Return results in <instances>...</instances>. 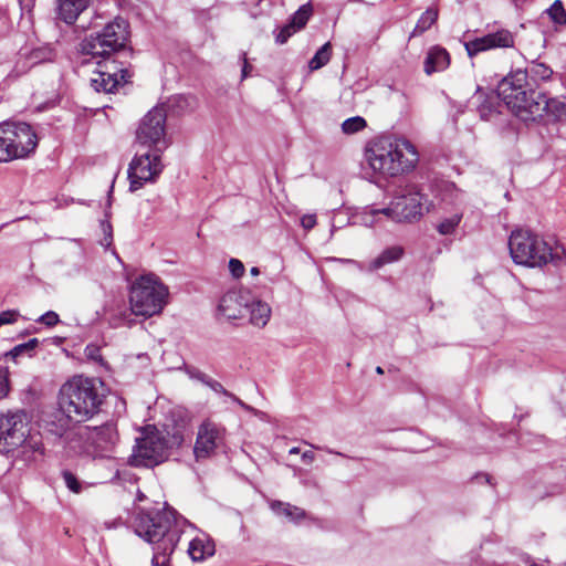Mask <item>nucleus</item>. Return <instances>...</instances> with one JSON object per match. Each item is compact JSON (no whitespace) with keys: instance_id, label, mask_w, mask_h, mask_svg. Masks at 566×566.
I'll list each match as a JSON object with an SVG mask.
<instances>
[{"instance_id":"f257e3e1","label":"nucleus","mask_w":566,"mask_h":566,"mask_svg":"<svg viewBox=\"0 0 566 566\" xmlns=\"http://www.w3.org/2000/svg\"><path fill=\"white\" fill-rule=\"evenodd\" d=\"M133 527L139 537L154 545V566H171L170 556L181 537H189V533L195 531L191 523L170 507L161 511L139 510L135 514Z\"/></svg>"},{"instance_id":"f03ea898","label":"nucleus","mask_w":566,"mask_h":566,"mask_svg":"<svg viewBox=\"0 0 566 566\" xmlns=\"http://www.w3.org/2000/svg\"><path fill=\"white\" fill-rule=\"evenodd\" d=\"M364 158L373 172L382 177H397L416 168L419 154L406 138L381 136L366 145Z\"/></svg>"},{"instance_id":"7ed1b4c3","label":"nucleus","mask_w":566,"mask_h":566,"mask_svg":"<svg viewBox=\"0 0 566 566\" xmlns=\"http://www.w3.org/2000/svg\"><path fill=\"white\" fill-rule=\"evenodd\" d=\"M185 437V424L166 426L165 431L148 426L136 439L128 464L135 468H154L165 462L169 457V450L179 448L184 443Z\"/></svg>"},{"instance_id":"20e7f679","label":"nucleus","mask_w":566,"mask_h":566,"mask_svg":"<svg viewBox=\"0 0 566 566\" xmlns=\"http://www.w3.org/2000/svg\"><path fill=\"white\" fill-rule=\"evenodd\" d=\"M103 401L96 380L82 375L72 377L60 389V409L73 422L92 419L99 412Z\"/></svg>"},{"instance_id":"39448f33","label":"nucleus","mask_w":566,"mask_h":566,"mask_svg":"<svg viewBox=\"0 0 566 566\" xmlns=\"http://www.w3.org/2000/svg\"><path fill=\"white\" fill-rule=\"evenodd\" d=\"M509 250L513 262L526 268H543L548 263L558 265L565 254L562 247H553L541 234L525 228L511 232Z\"/></svg>"},{"instance_id":"423d86ee","label":"nucleus","mask_w":566,"mask_h":566,"mask_svg":"<svg viewBox=\"0 0 566 566\" xmlns=\"http://www.w3.org/2000/svg\"><path fill=\"white\" fill-rule=\"evenodd\" d=\"M128 38L127 21L116 18L102 30L85 36L80 44L81 53L91 57L118 55L125 49Z\"/></svg>"},{"instance_id":"0eeeda50","label":"nucleus","mask_w":566,"mask_h":566,"mask_svg":"<svg viewBox=\"0 0 566 566\" xmlns=\"http://www.w3.org/2000/svg\"><path fill=\"white\" fill-rule=\"evenodd\" d=\"M168 294V287L156 275H142L130 286V310L137 316L159 314L167 304Z\"/></svg>"},{"instance_id":"6e6552de","label":"nucleus","mask_w":566,"mask_h":566,"mask_svg":"<svg viewBox=\"0 0 566 566\" xmlns=\"http://www.w3.org/2000/svg\"><path fill=\"white\" fill-rule=\"evenodd\" d=\"M36 146L38 136L28 123H0V163L25 158Z\"/></svg>"},{"instance_id":"1a4fd4ad","label":"nucleus","mask_w":566,"mask_h":566,"mask_svg":"<svg viewBox=\"0 0 566 566\" xmlns=\"http://www.w3.org/2000/svg\"><path fill=\"white\" fill-rule=\"evenodd\" d=\"M117 55L92 57L96 69L91 77V86L96 92L115 93L129 82L132 74Z\"/></svg>"},{"instance_id":"9d476101","label":"nucleus","mask_w":566,"mask_h":566,"mask_svg":"<svg viewBox=\"0 0 566 566\" xmlns=\"http://www.w3.org/2000/svg\"><path fill=\"white\" fill-rule=\"evenodd\" d=\"M163 153L164 150L149 148L144 154L135 155L127 170L129 191L134 192L142 189L146 184L156 182L164 170Z\"/></svg>"},{"instance_id":"9b49d317","label":"nucleus","mask_w":566,"mask_h":566,"mask_svg":"<svg viewBox=\"0 0 566 566\" xmlns=\"http://www.w3.org/2000/svg\"><path fill=\"white\" fill-rule=\"evenodd\" d=\"M166 112L163 107L151 108L140 120L136 130L138 145L165 150L168 147L166 140Z\"/></svg>"},{"instance_id":"f8f14e48","label":"nucleus","mask_w":566,"mask_h":566,"mask_svg":"<svg viewBox=\"0 0 566 566\" xmlns=\"http://www.w3.org/2000/svg\"><path fill=\"white\" fill-rule=\"evenodd\" d=\"M29 436V421L24 411L0 415V453L19 449Z\"/></svg>"},{"instance_id":"ddd939ff","label":"nucleus","mask_w":566,"mask_h":566,"mask_svg":"<svg viewBox=\"0 0 566 566\" xmlns=\"http://www.w3.org/2000/svg\"><path fill=\"white\" fill-rule=\"evenodd\" d=\"M423 196L413 188L396 196L388 207L382 208L386 219L395 222L412 221L422 216Z\"/></svg>"},{"instance_id":"4468645a","label":"nucleus","mask_w":566,"mask_h":566,"mask_svg":"<svg viewBox=\"0 0 566 566\" xmlns=\"http://www.w3.org/2000/svg\"><path fill=\"white\" fill-rule=\"evenodd\" d=\"M226 429L211 420L203 421L197 432L193 453L197 460L211 457L224 443Z\"/></svg>"},{"instance_id":"2eb2a0df","label":"nucleus","mask_w":566,"mask_h":566,"mask_svg":"<svg viewBox=\"0 0 566 566\" xmlns=\"http://www.w3.org/2000/svg\"><path fill=\"white\" fill-rule=\"evenodd\" d=\"M80 437L96 457H102L104 452L111 451L118 441L117 429L113 422H106L98 427L85 426L80 430Z\"/></svg>"},{"instance_id":"dca6fc26","label":"nucleus","mask_w":566,"mask_h":566,"mask_svg":"<svg viewBox=\"0 0 566 566\" xmlns=\"http://www.w3.org/2000/svg\"><path fill=\"white\" fill-rule=\"evenodd\" d=\"M514 44L515 35L507 29H499L481 38L465 42L464 46L468 55L472 57L488 50L513 48Z\"/></svg>"},{"instance_id":"f3484780","label":"nucleus","mask_w":566,"mask_h":566,"mask_svg":"<svg viewBox=\"0 0 566 566\" xmlns=\"http://www.w3.org/2000/svg\"><path fill=\"white\" fill-rule=\"evenodd\" d=\"M530 120L535 122L547 117L551 120L566 119V103L558 98H549L545 93L539 96V102L531 106Z\"/></svg>"},{"instance_id":"a211bd4d","label":"nucleus","mask_w":566,"mask_h":566,"mask_svg":"<svg viewBox=\"0 0 566 566\" xmlns=\"http://www.w3.org/2000/svg\"><path fill=\"white\" fill-rule=\"evenodd\" d=\"M245 306H248V293L232 290L224 293L221 297L218 313L229 321L238 319L242 317Z\"/></svg>"},{"instance_id":"6ab92c4d","label":"nucleus","mask_w":566,"mask_h":566,"mask_svg":"<svg viewBox=\"0 0 566 566\" xmlns=\"http://www.w3.org/2000/svg\"><path fill=\"white\" fill-rule=\"evenodd\" d=\"M528 72L522 69L511 71L505 77H503L496 88L497 97L504 102V104H513L518 99L516 95H513L514 90L521 88V85H527Z\"/></svg>"},{"instance_id":"aec40b11","label":"nucleus","mask_w":566,"mask_h":566,"mask_svg":"<svg viewBox=\"0 0 566 566\" xmlns=\"http://www.w3.org/2000/svg\"><path fill=\"white\" fill-rule=\"evenodd\" d=\"M92 0H55L57 19L66 24H73L91 4Z\"/></svg>"},{"instance_id":"412c9836","label":"nucleus","mask_w":566,"mask_h":566,"mask_svg":"<svg viewBox=\"0 0 566 566\" xmlns=\"http://www.w3.org/2000/svg\"><path fill=\"white\" fill-rule=\"evenodd\" d=\"M14 461H22L24 464L32 463L42 455V443L39 438L28 436L25 441L14 452H10Z\"/></svg>"},{"instance_id":"4be33fe9","label":"nucleus","mask_w":566,"mask_h":566,"mask_svg":"<svg viewBox=\"0 0 566 566\" xmlns=\"http://www.w3.org/2000/svg\"><path fill=\"white\" fill-rule=\"evenodd\" d=\"M188 554L193 562H201L214 554V543L207 535L191 537Z\"/></svg>"},{"instance_id":"5701e85b","label":"nucleus","mask_w":566,"mask_h":566,"mask_svg":"<svg viewBox=\"0 0 566 566\" xmlns=\"http://www.w3.org/2000/svg\"><path fill=\"white\" fill-rule=\"evenodd\" d=\"M450 64V56L442 48H432L424 60V72L431 75L434 72L446 70Z\"/></svg>"},{"instance_id":"b1692460","label":"nucleus","mask_w":566,"mask_h":566,"mask_svg":"<svg viewBox=\"0 0 566 566\" xmlns=\"http://www.w3.org/2000/svg\"><path fill=\"white\" fill-rule=\"evenodd\" d=\"M245 308L250 312V323L256 327H264L271 317V307L268 303L260 300L248 302Z\"/></svg>"},{"instance_id":"393cba45","label":"nucleus","mask_w":566,"mask_h":566,"mask_svg":"<svg viewBox=\"0 0 566 566\" xmlns=\"http://www.w3.org/2000/svg\"><path fill=\"white\" fill-rule=\"evenodd\" d=\"M530 90H533L532 86H531V83L527 81V85H521V88H517V90H514L513 92V95H516V97L518 98L514 105L513 104H505L507 106V108L518 118H521L522 120L524 122H530V116H531V106L532 105H528V113H527V108H525V105H523L522 103H524V98H525V95L528 94V91Z\"/></svg>"},{"instance_id":"a878e982","label":"nucleus","mask_w":566,"mask_h":566,"mask_svg":"<svg viewBox=\"0 0 566 566\" xmlns=\"http://www.w3.org/2000/svg\"><path fill=\"white\" fill-rule=\"evenodd\" d=\"M405 254V250L400 245H392L386 248L376 259L369 264V270L375 271L385 266L386 264L399 261Z\"/></svg>"},{"instance_id":"bb28decb","label":"nucleus","mask_w":566,"mask_h":566,"mask_svg":"<svg viewBox=\"0 0 566 566\" xmlns=\"http://www.w3.org/2000/svg\"><path fill=\"white\" fill-rule=\"evenodd\" d=\"M525 71L528 72V78L535 84L546 82L551 80L553 75V70L548 65L537 62H533Z\"/></svg>"},{"instance_id":"cd10ccee","label":"nucleus","mask_w":566,"mask_h":566,"mask_svg":"<svg viewBox=\"0 0 566 566\" xmlns=\"http://www.w3.org/2000/svg\"><path fill=\"white\" fill-rule=\"evenodd\" d=\"M272 510L279 515H284L291 521H298L305 516V512L296 506L283 502H274Z\"/></svg>"},{"instance_id":"c85d7f7f","label":"nucleus","mask_w":566,"mask_h":566,"mask_svg":"<svg viewBox=\"0 0 566 566\" xmlns=\"http://www.w3.org/2000/svg\"><path fill=\"white\" fill-rule=\"evenodd\" d=\"M438 19V10L433 8L427 9L418 20L416 28L412 32V35L421 34L437 21Z\"/></svg>"},{"instance_id":"c756f323","label":"nucleus","mask_w":566,"mask_h":566,"mask_svg":"<svg viewBox=\"0 0 566 566\" xmlns=\"http://www.w3.org/2000/svg\"><path fill=\"white\" fill-rule=\"evenodd\" d=\"M332 49L331 44L327 42L321 46V49L315 53V55L310 60L308 67L312 71H316L324 65H326L331 60Z\"/></svg>"},{"instance_id":"7c9ffc66","label":"nucleus","mask_w":566,"mask_h":566,"mask_svg":"<svg viewBox=\"0 0 566 566\" xmlns=\"http://www.w3.org/2000/svg\"><path fill=\"white\" fill-rule=\"evenodd\" d=\"M313 13L312 6L305 3L292 15L291 23L300 31L303 29Z\"/></svg>"},{"instance_id":"2f4dec72","label":"nucleus","mask_w":566,"mask_h":566,"mask_svg":"<svg viewBox=\"0 0 566 566\" xmlns=\"http://www.w3.org/2000/svg\"><path fill=\"white\" fill-rule=\"evenodd\" d=\"M462 220V213H453L452 216L443 219L438 226H437V230L440 234H443V235H448V234H452L457 227L459 226V223L461 222Z\"/></svg>"},{"instance_id":"473e14b6","label":"nucleus","mask_w":566,"mask_h":566,"mask_svg":"<svg viewBox=\"0 0 566 566\" xmlns=\"http://www.w3.org/2000/svg\"><path fill=\"white\" fill-rule=\"evenodd\" d=\"M497 98V95L486 96L485 99L479 105L478 112L483 120H490L493 115L497 113L495 109Z\"/></svg>"},{"instance_id":"72a5a7b5","label":"nucleus","mask_w":566,"mask_h":566,"mask_svg":"<svg viewBox=\"0 0 566 566\" xmlns=\"http://www.w3.org/2000/svg\"><path fill=\"white\" fill-rule=\"evenodd\" d=\"M367 126V122L361 116H354L347 118L342 124V130L346 135L356 134L361 132Z\"/></svg>"},{"instance_id":"f704fd0d","label":"nucleus","mask_w":566,"mask_h":566,"mask_svg":"<svg viewBox=\"0 0 566 566\" xmlns=\"http://www.w3.org/2000/svg\"><path fill=\"white\" fill-rule=\"evenodd\" d=\"M38 345L39 339L31 338L27 343L14 346L10 352L6 354V357H11L12 359H15L18 356L22 354H28L29 356H31V353L38 347Z\"/></svg>"},{"instance_id":"c9c22d12","label":"nucleus","mask_w":566,"mask_h":566,"mask_svg":"<svg viewBox=\"0 0 566 566\" xmlns=\"http://www.w3.org/2000/svg\"><path fill=\"white\" fill-rule=\"evenodd\" d=\"M207 387H209L211 390H213L214 392L217 394H221L223 396H227L229 398H231L234 402H237L240 407H242L243 409H247L249 410L250 407L248 405H245L241 399H239L238 397H235L233 394H231L230 391H228L219 381L212 379L210 376L209 378L207 379L206 384H205Z\"/></svg>"},{"instance_id":"e433bc0d","label":"nucleus","mask_w":566,"mask_h":566,"mask_svg":"<svg viewBox=\"0 0 566 566\" xmlns=\"http://www.w3.org/2000/svg\"><path fill=\"white\" fill-rule=\"evenodd\" d=\"M547 13L555 23L560 25L566 24V11L560 0L554 1L547 10Z\"/></svg>"},{"instance_id":"4c0bfd02","label":"nucleus","mask_w":566,"mask_h":566,"mask_svg":"<svg viewBox=\"0 0 566 566\" xmlns=\"http://www.w3.org/2000/svg\"><path fill=\"white\" fill-rule=\"evenodd\" d=\"M381 209H369L361 214V222L366 227H373L378 223L382 218H386Z\"/></svg>"},{"instance_id":"58836bf2","label":"nucleus","mask_w":566,"mask_h":566,"mask_svg":"<svg viewBox=\"0 0 566 566\" xmlns=\"http://www.w3.org/2000/svg\"><path fill=\"white\" fill-rule=\"evenodd\" d=\"M298 30L291 22H289L276 33L275 42L277 44H284Z\"/></svg>"},{"instance_id":"ea45409f","label":"nucleus","mask_w":566,"mask_h":566,"mask_svg":"<svg viewBox=\"0 0 566 566\" xmlns=\"http://www.w3.org/2000/svg\"><path fill=\"white\" fill-rule=\"evenodd\" d=\"M62 475H63L64 483L69 490H71L74 493H80L82 491V485H81L80 481L72 472L64 471Z\"/></svg>"},{"instance_id":"a19ab883","label":"nucleus","mask_w":566,"mask_h":566,"mask_svg":"<svg viewBox=\"0 0 566 566\" xmlns=\"http://www.w3.org/2000/svg\"><path fill=\"white\" fill-rule=\"evenodd\" d=\"M229 270L234 279L243 276L245 271L243 263L238 259H230Z\"/></svg>"},{"instance_id":"79ce46f5","label":"nucleus","mask_w":566,"mask_h":566,"mask_svg":"<svg viewBox=\"0 0 566 566\" xmlns=\"http://www.w3.org/2000/svg\"><path fill=\"white\" fill-rule=\"evenodd\" d=\"M38 322L44 324L48 327H53L60 322V317L55 312L49 311L41 315Z\"/></svg>"},{"instance_id":"37998d69","label":"nucleus","mask_w":566,"mask_h":566,"mask_svg":"<svg viewBox=\"0 0 566 566\" xmlns=\"http://www.w3.org/2000/svg\"><path fill=\"white\" fill-rule=\"evenodd\" d=\"M186 374L189 376V378L198 380V381L202 382L203 385L206 384L207 379L209 378V376L207 374L202 373L200 369H198L196 367H186Z\"/></svg>"},{"instance_id":"c03bdc74","label":"nucleus","mask_w":566,"mask_h":566,"mask_svg":"<svg viewBox=\"0 0 566 566\" xmlns=\"http://www.w3.org/2000/svg\"><path fill=\"white\" fill-rule=\"evenodd\" d=\"M9 392V380L7 368L0 367V398H3Z\"/></svg>"},{"instance_id":"a18cd8bd","label":"nucleus","mask_w":566,"mask_h":566,"mask_svg":"<svg viewBox=\"0 0 566 566\" xmlns=\"http://www.w3.org/2000/svg\"><path fill=\"white\" fill-rule=\"evenodd\" d=\"M101 227L104 232V239L101 241V244L108 248L113 242L112 226L109 222L103 221Z\"/></svg>"},{"instance_id":"49530a36","label":"nucleus","mask_w":566,"mask_h":566,"mask_svg":"<svg viewBox=\"0 0 566 566\" xmlns=\"http://www.w3.org/2000/svg\"><path fill=\"white\" fill-rule=\"evenodd\" d=\"M19 313L13 310L0 313V325L12 324L18 319Z\"/></svg>"},{"instance_id":"de8ad7c7","label":"nucleus","mask_w":566,"mask_h":566,"mask_svg":"<svg viewBox=\"0 0 566 566\" xmlns=\"http://www.w3.org/2000/svg\"><path fill=\"white\" fill-rule=\"evenodd\" d=\"M85 355L88 359H92L94 361H101L102 360V355H101V350H99V347L96 346V345H87L86 348H85Z\"/></svg>"},{"instance_id":"09e8293b","label":"nucleus","mask_w":566,"mask_h":566,"mask_svg":"<svg viewBox=\"0 0 566 566\" xmlns=\"http://www.w3.org/2000/svg\"><path fill=\"white\" fill-rule=\"evenodd\" d=\"M539 96H543L542 92L530 90L528 94L525 95L524 103L522 104L525 105V108L528 109V105L539 102Z\"/></svg>"},{"instance_id":"8fccbe9b","label":"nucleus","mask_w":566,"mask_h":566,"mask_svg":"<svg viewBox=\"0 0 566 566\" xmlns=\"http://www.w3.org/2000/svg\"><path fill=\"white\" fill-rule=\"evenodd\" d=\"M301 226L305 230H311L316 226V216L315 214H304L301 218Z\"/></svg>"},{"instance_id":"3c124183","label":"nucleus","mask_w":566,"mask_h":566,"mask_svg":"<svg viewBox=\"0 0 566 566\" xmlns=\"http://www.w3.org/2000/svg\"><path fill=\"white\" fill-rule=\"evenodd\" d=\"M252 66L248 63L247 54L243 53L242 78H245L251 72Z\"/></svg>"},{"instance_id":"603ef678","label":"nucleus","mask_w":566,"mask_h":566,"mask_svg":"<svg viewBox=\"0 0 566 566\" xmlns=\"http://www.w3.org/2000/svg\"><path fill=\"white\" fill-rule=\"evenodd\" d=\"M314 459H315V454H314V452H313V451L307 450V451H304V452L302 453V460H303L305 463H312V462L314 461Z\"/></svg>"},{"instance_id":"864d4df0","label":"nucleus","mask_w":566,"mask_h":566,"mask_svg":"<svg viewBox=\"0 0 566 566\" xmlns=\"http://www.w3.org/2000/svg\"><path fill=\"white\" fill-rule=\"evenodd\" d=\"M250 273H251L253 276H256V275H259V274H260V270H259V268L253 266V268H251Z\"/></svg>"},{"instance_id":"5fc2aeb1","label":"nucleus","mask_w":566,"mask_h":566,"mask_svg":"<svg viewBox=\"0 0 566 566\" xmlns=\"http://www.w3.org/2000/svg\"><path fill=\"white\" fill-rule=\"evenodd\" d=\"M298 453H300V448L293 447L292 449H290V454H298Z\"/></svg>"},{"instance_id":"6e6d98bb","label":"nucleus","mask_w":566,"mask_h":566,"mask_svg":"<svg viewBox=\"0 0 566 566\" xmlns=\"http://www.w3.org/2000/svg\"><path fill=\"white\" fill-rule=\"evenodd\" d=\"M326 451H327L328 453H334V454H337V455H340V457H345L342 452H336V451H333V450H331V449H326Z\"/></svg>"},{"instance_id":"4d7b16f0","label":"nucleus","mask_w":566,"mask_h":566,"mask_svg":"<svg viewBox=\"0 0 566 566\" xmlns=\"http://www.w3.org/2000/svg\"><path fill=\"white\" fill-rule=\"evenodd\" d=\"M376 373H377V374H379V375H381V374H384V369H382L380 366H378V367L376 368Z\"/></svg>"},{"instance_id":"13d9d810","label":"nucleus","mask_w":566,"mask_h":566,"mask_svg":"<svg viewBox=\"0 0 566 566\" xmlns=\"http://www.w3.org/2000/svg\"><path fill=\"white\" fill-rule=\"evenodd\" d=\"M342 262H345V263H352V262H353V260H350V259H346V260H342Z\"/></svg>"},{"instance_id":"bf43d9fd","label":"nucleus","mask_w":566,"mask_h":566,"mask_svg":"<svg viewBox=\"0 0 566 566\" xmlns=\"http://www.w3.org/2000/svg\"><path fill=\"white\" fill-rule=\"evenodd\" d=\"M482 96H483V94H482V93H480V92H478V99H481V98H482Z\"/></svg>"},{"instance_id":"052dcab7","label":"nucleus","mask_w":566,"mask_h":566,"mask_svg":"<svg viewBox=\"0 0 566 566\" xmlns=\"http://www.w3.org/2000/svg\"><path fill=\"white\" fill-rule=\"evenodd\" d=\"M564 566H566V563L564 564Z\"/></svg>"}]
</instances>
